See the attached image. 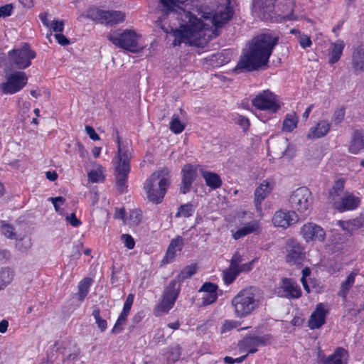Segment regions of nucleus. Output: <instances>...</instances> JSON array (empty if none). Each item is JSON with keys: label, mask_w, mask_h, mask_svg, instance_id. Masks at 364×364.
Segmentation results:
<instances>
[{"label": "nucleus", "mask_w": 364, "mask_h": 364, "mask_svg": "<svg viewBox=\"0 0 364 364\" xmlns=\"http://www.w3.org/2000/svg\"><path fill=\"white\" fill-rule=\"evenodd\" d=\"M161 3L166 12L178 20V27L171 29L175 46L181 43L205 46L218 35V29L232 16L229 0H218L200 6L193 0H161Z\"/></svg>", "instance_id": "obj_1"}, {"label": "nucleus", "mask_w": 364, "mask_h": 364, "mask_svg": "<svg viewBox=\"0 0 364 364\" xmlns=\"http://www.w3.org/2000/svg\"><path fill=\"white\" fill-rule=\"evenodd\" d=\"M278 40V36L271 33L254 38L244 50L235 70L253 71L266 66Z\"/></svg>", "instance_id": "obj_2"}, {"label": "nucleus", "mask_w": 364, "mask_h": 364, "mask_svg": "<svg viewBox=\"0 0 364 364\" xmlns=\"http://www.w3.org/2000/svg\"><path fill=\"white\" fill-rule=\"evenodd\" d=\"M259 290L250 287L240 290L232 299L231 306L237 318H242L252 314L262 304Z\"/></svg>", "instance_id": "obj_3"}, {"label": "nucleus", "mask_w": 364, "mask_h": 364, "mask_svg": "<svg viewBox=\"0 0 364 364\" xmlns=\"http://www.w3.org/2000/svg\"><path fill=\"white\" fill-rule=\"evenodd\" d=\"M251 102L256 109V117L263 122L272 119L281 109V102L277 96L269 90L257 93Z\"/></svg>", "instance_id": "obj_4"}, {"label": "nucleus", "mask_w": 364, "mask_h": 364, "mask_svg": "<svg viewBox=\"0 0 364 364\" xmlns=\"http://www.w3.org/2000/svg\"><path fill=\"white\" fill-rule=\"evenodd\" d=\"M169 186V171L163 168L153 173L144 183V190L148 199L154 203L162 201Z\"/></svg>", "instance_id": "obj_5"}, {"label": "nucleus", "mask_w": 364, "mask_h": 364, "mask_svg": "<svg viewBox=\"0 0 364 364\" xmlns=\"http://www.w3.org/2000/svg\"><path fill=\"white\" fill-rule=\"evenodd\" d=\"M118 151L114 161L116 187L119 192L124 193L127 188L128 174L130 171L132 153L127 147L122 146L117 137Z\"/></svg>", "instance_id": "obj_6"}, {"label": "nucleus", "mask_w": 364, "mask_h": 364, "mask_svg": "<svg viewBox=\"0 0 364 364\" xmlns=\"http://www.w3.org/2000/svg\"><path fill=\"white\" fill-rule=\"evenodd\" d=\"M107 38L115 46L131 53H138L144 49L140 44L141 36L134 30H117L109 33Z\"/></svg>", "instance_id": "obj_7"}, {"label": "nucleus", "mask_w": 364, "mask_h": 364, "mask_svg": "<svg viewBox=\"0 0 364 364\" xmlns=\"http://www.w3.org/2000/svg\"><path fill=\"white\" fill-rule=\"evenodd\" d=\"M36 56V52L25 43L21 47L14 48L8 53V62L14 68L24 70L31 65V60Z\"/></svg>", "instance_id": "obj_8"}, {"label": "nucleus", "mask_w": 364, "mask_h": 364, "mask_svg": "<svg viewBox=\"0 0 364 364\" xmlns=\"http://www.w3.org/2000/svg\"><path fill=\"white\" fill-rule=\"evenodd\" d=\"M181 290V284L176 280L169 282L165 288L161 301L155 309L156 315L168 313L174 306Z\"/></svg>", "instance_id": "obj_9"}, {"label": "nucleus", "mask_w": 364, "mask_h": 364, "mask_svg": "<svg viewBox=\"0 0 364 364\" xmlns=\"http://www.w3.org/2000/svg\"><path fill=\"white\" fill-rule=\"evenodd\" d=\"M81 17H86L92 20L100 21L102 23L114 25L123 22L125 19V14L119 11H104L97 8H90Z\"/></svg>", "instance_id": "obj_10"}, {"label": "nucleus", "mask_w": 364, "mask_h": 364, "mask_svg": "<svg viewBox=\"0 0 364 364\" xmlns=\"http://www.w3.org/2000/svg\"><path fill=\"white\" fill-rule=\"evenodd\" d=\"M26 73L15 70L6 75V81L0 84L1 91L6 95H14L21 91L27 84Z\"/></svg>", "instance_id": "obj_11"}, {"label": "nucleus", "mask_w": 364, "mask_h": 364, "mask_svg": "<svg viewBox=\"0 0 364 364\" xmlns=\"http://www.w3.org/2000/svg\"><path fill=\"white\" fill-rule=\"evenodd\" d=\"M312 203L311 193L306 187L298 188L289 198L291 207L300 213L306 214Z\"/></svg>", "instance_id": "obj_12"}, {"label": "nucleus", "mask_w": 364, "mask_h": 364, "mask_svg": "<svg viewBox=\"0 0 364 364\" xmlns=\"http://www.w3.org/2000/svg\"><path fill=\"white\" fill-rule=\"evenodd\" d=\"M360 203V198L350 192H345L330 202L333 208L340 213L353 210L359 206Z\"/></svg>", "instance_id": "obj_13"}, {"label": "nucleus", "mask_w": 364, "mask_h": 364, "mask_svg": "<svg viewBox=\"0 0 364 364\" xmlns=\"http://www.w3.org/2000/svg\"><path fill=\"white\" fill-rule=\"evenodd\" d=\"M285 251L287 263L299 264L305 259L304 249L296 240L290 239L287 241Z\"/></svg>", "instance_id": "obj_14"}, {"label": "nucleus", "mask_w": 364, "mask_h": 364, "mask_svg": "<svg viewBox=\"0 0 364 364\" xmlns=\"http://www.w3.org/2000/svg\"><path fill=\"white\" fill-rule=\"evenodd\" d=\"M300 235L306 242H323L326 238L325 230L321 226L313 223L304 224L301 228Z\"/></svg>", "instance_id": "obj_15"}, {"label": "nucleus", "mask_w": 364, "mask_h": 364, "mask_svg": "<svg viewBox=\"0 0 364 364\" xmlns=\"http://www.w3.org/2000/svg\"><path fill=\"white\" fill-rule=\"evenodd\" d=\"M276 294L279 297L298 299L301 295L299 286L291 279H283L280 285L275 289Z\"/></svg>", "instance_id": "obj_16"}, {"label": "nucleus", "mask_w": 364, "mask_h": 364, "mask_svg": "<svg viewBox=\"0 0 364 364\" xmlns=\"http://www.w3.org/2000/svg\"><path fill=\"white\" fill-rule=\"evenodd\" d=\"M269 341V336H249L241 340L238 343L240 352L254 353L257 351L260 346L266 345Z\"/></svg>", "instance_id": "obj_17"}, {"label": "nucleus", "mask_w": 364, "mask_h": 364, "mask_svg": "<svg viewBox=\"0 0 364 364\" xmlns=\"http://www.w3.org/2000/svg\"><path fill=\"white\" fill-rule=\"evenodd\" d=\"M274 226L287 229L299 220V217L294 210H279L274 214L272 219Z\"/></svg>", "instance_id": "obj_18"}, {"label": "nucleus", "mask_w": 364, "mask_h": 364, "mask_svg": "<svg viewBox=\"0 0 364 364\" xmlns=\"http://www.w3.org/2000/svg\"><path fill=\"white\" fill-rule=\"evenodd\" d=\"M274 186L273 180L267 178L262 181L254 193V203L257 211H262V202L269 195Z\"/></svg>", "instance_id": "obj_19"}, {"label": "nucleus", "mask_w": 364, "mask_h": 364, "mask_svg": "<svg viewBox=\"0 0 364 364\" xmlns=\"http://www.w3.org/2000/svg\"><path fill=\"white\" fill-rule=\"evenodd\" d=\"M262 231V225L259 220H252L242 224L236 230H232V237L234 240H240L248 235H259Z\"/></svg>", "instance_id": "obj_20"}, {"label": "nucleus", "mask_w": 364, "mask_h": 364, "mask_svg": "<svg viewBox=\"0 0 364 364\" xmlns=\"http://www.w3.org/2000/svg\"><path fill=\"white\" fill-rule=\"evenodd\" d=\"M262 231V225L259 220H252L242 224L236 230H232V237L234 240H240L248 235H259Z\"/></svg>", "instance_id": "obj_21"}, {"label": "nucleus", "mask_w": 364, "mask_h": 364, "mask_svg": "<svg viewBox=\"0 0 364 364\" xmlns=\"http://www.w3.org/2000/svg\"><path fill=\"white\" fill-rule=\"evenodd\" d=\"M328 312V309L327 304L323 303L318 304L315 310L310 316L309 327L311 329L319 328L324 324Z\"/></svg>", "instance_id": "obj_22"}, {"label": "nucleus", "mask_w": 364, "mask_h": 364, "mask_svg": "<svg viewBox=\"0 0 364 364\" xmlns=\"http://www.w3.org/2000/svg\"><path fill=\"white\" fill-rule=\"evenodd\" d=\"M348 358V350L343 348H337L328 358L319 354L318 363L320 364H347Z\"/></svg>", "instance_id": "obj_23"}, {"label": "nucleus", "mask_w": 364, "mask_h": 364, "mask_svg": "<svg viewBox=\"0 0 364 364\" xmlns=\"http://www.w3.org/2000/svg\"><path fill=\"white\" fill-rule=\"evenodd\" d=\"M197 166L191 164H186L182 168V183L181 192L183 194L188 193L196 177Z\"/></svg>", "instance_id": "obj_24"}, {"label": "nucleus", "mask_w": 364, "mask_h": 364, "mask_svg": "<svg viewBox=\"0 0 364 364\" xmlns=\"http://www.w3.org/2000/svg\"><path fill=\"white\" fill-rule=\"evenodd\" d=\"M218 287L210 282L203 284L199 291L203 294L202 303L203 305H209L214 303L218 298Z\"/></svg>", "instance_id": "obj_25"}, {"label": "nucleus", "mask_w": 364, "mask_h": 364, "mask_svg": "<svg viewBox=\"0 0 364 364\" xmlns=\"http://www.w3.org/2000/svg\"><path fill=\"white\" fill-rule=\"evenodd\" d=\"M182 246L183 238L181 237L178 236L176 238L173 239L168 245V247L162 260V262L164 264H168L171 262L174 259L176 253L181 250Z\"/></svg>", "instance_id": "obj_26"}, {"label": "nucleus", "mask_w": 364, "mask_h": 364, "mask_svg": "<svg viewBox=\"0 0 364 364\" xmlns=\"http://www.w3.org/2000/svg\"><path fill=\"white\" fill-rule=\"evenodd\" d=\"M345 46L344 41L341 39H338L331 43L328 54L330 64H334L339 60Z\"/></svg>", "instance_id": "obj_27"}, {"label": "nucleus", "mask_w": 364, "mask_h": 364, "mask_svg": "<svg viewBox=\"0 0 364 364\" xmlns=\"http://www.w3.org/2000/svg\"><path fill=\"white\" fill-rule=\"evenodd\" d=\"M331 128V124L327 120H321L314 127H311L307 137L309 139H318L327 134Z\"/></svg>", "instance_id": "obj_28"}, {"label": "nucleus", "mask_w": 364, "mask_h": 364, "mask_svg": "<svg viewBox=\"0 0 364 364\" xmlns=\"http://www.w3.org/2000/svg\"><path fill=\"white\" fill-rule=\"evenodd\" d=\"M353 68L356 73L364 72V46H359L353 53Z\"/></svg>", "instance_id": "obj_29"}, {"label": "nucleus", "mask_w": 364, "mask_h": 364, "mask_svg": "<svg viewBox=\"0 0 364 364\" xmlns=\"http://www.w3.org/2000/svg\"><path fill=\"white\" fill-rule=\"evenodd\" d=\"M357 272H351L345 281H343L340 287V290L338 293L339 296H341L343 299H346L347 295L349 292V290L353 286L355 280V277L357 276Z\"/></svg>", "instance_id": "obj_30"}, {"label": "nucleus", "mask_w": 364, "mask_h": 364, "mask_svg": "<svg viewBox=\"0 0 364 364\" xmlns=\"http://www.w3.org/2000/svg\"><path fill=\"white\" fill-rule=\"evenodd\" d=\"M201 174L205 181L206 185L211 188L216 189L221 186V178L217 173L210 171H203Z\"/></svg>", "instance_id": "obj_31"}, {"label": "nucleus", "mask_w": 364, "mask_h": 364, "mask_svg": "<svg viewBox=\"0 0 364 364\" xmlns=\"http://www.w3.org/2000/svg\"><path fill=\"white\" fill-rule=\"evenodd\" d=\"M105 168L97 164L87 173L88 180L91 183H100L102 182L105 179Z\"/></svg>", "instance_id": "obj_32"}, {"label": "nucleus", "mask_w": 364, "mask_h": 364, "mask_svg": "<svg viewBox=\"0 0 364 364\" xmlns=\"http://www.w3.org/2000/svg\"><path fill=\"white\" fill-rule=\"evenodd\" d=\"M345 183V179L342 178L337 179L334 182V184L329 191V202L335 200L343 194V191L344 189Z\"/></svg>", "instance_id": "obj_33"}, {"label": "nucleus", "mask_w": 364, "mask_h": 364, "mask_svg": "<svg viewBox=\"0 0 364 364\" xmlns=\"http://www.w3.org/2000/svg\"><path fill=\"white\" fill-rule=\"evenodd\" d=\"M298 122V117L295 113L287 114L283 122V131L286 132H292L294 129L296 128Z\"/></svg>", "instance_id": "obj_34"}, {"label": "nucleus", "mask_w": 364, "mask_h": 364, "mask_svg": "<svg viewBox=\"0 0 364 364\" xmlns=\"http://www.w3.org/2000/svg\"><path fill=\"white\" fill-rule=\"evenodd\" d=\"M141 212L139 210H133L129 212L124 219V224L130 227L137 226L141 220Z\"/></svg>", "instance_id": "obj_35"}, {"label": "nucleus", "mask_w": 364, "mask_h": 364, "mask_svg": "<svg viewBox=\"0 0 364 364\" xmlns=\"http://www.w3.org/2000/svg\"><path fill=\"white\" fill-rule=\"evenodd\" d=\"M91 283L92 280L89 278H84L79 283L77 296L80 301H82L88 294Z\"/></svg>", "instance_id": "obj_36"}, {"label": "nucleus", "mask_w": 364, "mask_h": 364, "mask_svg": "<svg viewBox=\"0 0 364 364\" xmlns=\"http://www.w3.org/2000/svg\"><path fill=\"white\" fill-rule=\"evenodd\" d=\"M364 147V139L362 136L355 135L350 142L349 151L352 154H358Z\"/></svg>", "instance_id": "obj_37"}, {"label": "nucleus", "mask_w": 364, "mask_h": 364, "mask_svg": "<svg viewBox=\"0 0 364 364\" xmlns=\"http://www.w3.org/2000/svg\"><path fill=\"white\" fill-rule=\"evenodd\" d=\"M14 279V272L9 269H3L0 272V287L1 290L9 285Z\"/></svg>", "instance_id": "obj_38"}, {"label": "nucleus", "mask_w": 364, "mask_h": 364, "mask_svg": "<svg viewBox=\"0 0 364 364\" xmlns=\"http://www.w3.org/2000/svg\"><path fill=\"white\" fill-rule=\"evenodd\" d=\"M170 129L174 134H180L185 129V124L179 119L178 116L173 114L169 124Z\"/></svg>", "instance_id": "obj_39"}, {"label": "nucleus", "mask_w": 364, "mask_h": 364, "mask_svg": "<svg viewBox=\"0 0 364 364\" xmlns=\"http://www.w3.org/2000/svg\"><path fill=\"white\" fill-rule=\"evenodd\" d=\"M238 274L239 271L237 269H236V267L230 266L227 270L223 272L224 282L227 285L232 284L235 280Z\"/></svg>", "instance_id": "obj_40"}, {"label": "nucleus", "mask_w": 364, "mask_h": 364, "mask_svg": "<svg viewBox=\"0 0 364 364\" xmlns=\"http://www.w3.org/2000/svg\"><path fill=\"white\" fill-rule=\"evenodd\" d=\"M194 211L195 206L193 204L187 203L180 206L176 216L188 218L193 214Z\"/></svg>", "instance_id": "obj_41"}, {"label": "nucleus", "mask_w": 364, "mask_h": 364, "mask_svg": "<svg viewBox=\"0 0 364 364\" xmlns=\"http://www.w3.org/2000/svg\"><path fill=\"white\" fill-rule=\"evenodd\" d=\"M48 201H50L55 211L60 215H63L65 213V210L61 208V206L65 203V199L63 197H50L48 199Z\"/></svg>", "instance_id": "obj_42"}, {"label": "nucleus", "mask_w": 364, "mask_h": 364, "mask_svg": "<svg viewBox=\"0 0 364 364\" xmlns=\"http://www.w3.org/2000/svg\"><path fill=\"white\" fill-rule=\"evenodd\" d=\"M128 315H129L128 313L124 312L122 311L113 328L112 329V333H118L122 331V326H123V325H124Z\"/></svg>", "instance_id": "obj_43"}, {"label": "nucleus", "mask_w": 364, "mask_h": 364, "mask_svg": "<svg viewBox=\"0 0 364 364\" xmlns=\"http://www.w3.org/2000/svg\"><path fill=\"white\" fill-rule=\"evenodd\" d=\"M196 266L195 264H191L186 267L178 275V282L180 283L181 281H183L191 277L193 274L196 273Z\"/></svg>", "instance_id": "obj_44"}, {"label": "nucleus", "mask_w": 364, "mask_h": 364, "mask_svg": "<svg viewBox=\"0 0 364 364\" xmlns=\"http://www.w3.org/2000/svg\"><path fill=\"white\" fill-rule=\"evenodd\" d=\"M16 246L21 252H26L32 246L31 239L29 237H23L16 242Z\"/></svg>", "instance_id": "obj_45"}, {"label": "nucleus", "mask_w": 364, "mask_h": 364, "mask_svg": "<svg viewBox=\"0 0 364 364\" xmlns=\"http://www.w3.org/2000/svg\"><path fill=\"white\" fill-rule=\"evenodd\" d=\"M300 46L303 49L310 48L312 46V41L309 35L301 33L296 38Z\"/></svg>", "instance_id": "obj_46"}, {"label": "nucleus", "mask_w": 364, "mask_h": 364, "mask_svg": "<svg viewBox=\"0 0 364 364\" xmlns=\"http://www.w3.org/2000/svg\"><path fill=\"white\" fill-rule=\"evenodd\" d=\"M240 323L235 320H226L223 323L220 328V333H225L228 331H231L233 328H237L239 326Z\"/></svg>", "instance_id": "obj_47"}, {"label": "nucleus", "mask_w": 364, "mask_h": 364, "mask_svg": "<svg viewBox=\"0 0 364 364\" xmlns=\"http://www.w3.org/2000/svg\"><path fill=\"white\" fill-rule=\"evenodd\" d=\"M311 274V270L309 268L306 267L302 269V277L301 279V284L304 287V289L307 293L311 291L310 287H309L306 281V277H309Z\"/></svg>", "instance_id": "obj_48"}, {"label": "nucleus", "mask_w": 364, "mask_h": 364, "mask_svg": "<svg viewBox=\"0 0 364 364\" xmlns=\"http://www.w3.org/2000/svg\"><path fill=\"white\" fill-rule=\"evenodd\" d=\"M50 29L53 30L55 32H62L64 28V23L60 20H53L50 21V24L48 27Z\"/></svg>", "instance_id": "obj_49"}, {"label": "nucleus", "mask_w": 364, "mask_h": 364, "mask_svg": "<svg viewBox=\"0 0 364 364\" xmlns=\"http://www.w3.org/2000/svg\"><path fill=\"white\" fill-rule=\"evenodd\" d=\"M1 231L3 235L9 238H13L14 235V228L9 225L1 223L0 226Z\"/></svg>", "instance_id": "obj_50"}, {"label": "nucleus", "mask_w": 364, "mask_h": 364, "mask_svg": "<svg viewBox=\"0 0 364 364\" xmlns=\"http://www.w3.org/2000/svg\"><path fill=\"white\" fill-rule=\"evenodd\" d=\"M122 240H123L125 247L128 249L132 250L134 247L135 242L130 235L123 234L122 235Z\"/></svg>", "instance_id": "obj_51"}, {"label": "nucleus", "mask_w": 364, "mask_h": 364, "mask_svg": "<svg viewBox=\"0 0 364 364\" xmlns=\"http://www.w3.org/2000/svg\"><path fill=\"white\" fill-rule=\"evenodd\" d=\"M13 6L11 4H6L0 7V18H6L11 15Z\"/></svg>", "instance_id": "obj_52"}, {"label": "nucleus", "mask_w": 364, "mask_h": 364, "mask_svg": "<svg viewBox=\"0 0 364 364\" xmlns=\"http://www.w3.org/2000/svg\"><path fill=\"white\" fill-rule=\"evenodd\" d=\"M257 259H254L252 261L240 264V267H237V270L239 271V274L242 272H249L253 268L254 263L256 262Z\"/></svg>", "instance_id": "obj_53"}, {"label": "nucleus", "mask_w": 364, "mask_h": 364, "mask_svg": "<svg viewBox=\"0 0 364 364\" xmlns=\"http://www.w3.org/2000/svg\"><path fill=\"white\" fill-rule=\"evenodd\" d=\"M66 220L73 226L78 227L81 225V222L78 220L75 213H72L70 215L66 216Z\"/></svg>", "instance_id": "obj_54"}, {"label": "nucleus", "mask_w": 364, "mask_h": 364, "mask_svg": "<svg viewBox=\"0 0 364 364\" xmlns=\"http://www.w3.org/2000/svg\"><path fill=\"white\" fill-rule=\"evenodd\" d=\"M242 261H243L242 257L240 254L235 253L231 259L230 266L236 267V269H237V267H240V263Z\"/></svg>", "instance_id": "obj_55"}, {"label": "nucleus", "mask_w": 364, "mask_h": 364, "mask_svg": "<svg viewBox=\"0 0 364 364\" xmlns=\"http://www.w3.org/2000/svg\"><path fill=\"white\" fill-rule=\"evenodd\" d=\"M85 131L91 139L95 140V141L100 139V136L95 132L93 127H92L91 126H89V125L85 126Z\"/></svg>", "instance_id": "obj_56"}, {"label": "nucleus", "mask_w": 364, "mask_h": 364, "mask_svg": "<svg viewBox=\"0 0 364 364\" xmlns=\"http://www.w3.org/2000/svg\"><path fill=\"white\" fill-rule=\"evenodd\" d=\"M55 38L58 41V43L62 46H66L69 44L68 39L61 33H56L55 35Z\"/></svg>", "instance_id": "obj_57"}, {"label": "nucleus", "mask_w": 364, "mask_h": 364, "mask_svg": "<svg viewBox=\"0 0 364 364\" xmlns=\"http://www.w3.org/2000/svg\"><path fill=\"white\" fill-rule=\"evenodd\" d=\"M345 111L343 109H340L335 112L334 120L336 123H340L344 118Z\"/></svg>", "instance_id": "obj_58"}, {"label": "nucleus", "mask_w": 364, "mask_h": 364, "mask_svg": "<svg viewBox=\"0 0 364 364\" xmlns=\"http://www.w3.org/2000/svg\"><path fill=\"white\" fill-rule=\"evenodd\" d=\"M96 323L98 326V328L100 329L101 331H105L107 327V323L106 320L103 319L102 317L95 320Z\"/></svg>", "instance_id": "obj_59"}, {"label": "nucleus", "mask_w": 364, "mask_h": 364, "mask_svg": "<svg viewBox=\"0 0 364 364\" xmlns=\"http://www.w3.org/2000/svg\"><path fill=\"white\" fill-rule=\"evenodd\" d=\"M127 215H125V211L124 208H118L116 209L114 218L117 219H121L124 223V219Z\"/></svg>", "instance_id": "obj_60"}, {"label": "nucleus", "mask_w": 364, "mask_h": 364, "mask_svg": "<svg viewBox=\"0 0 364 364\" xmlns=\"http://www.w3.org/2000/svg\"><path fill=\"white\" fill-rule=\"evenodd\" d=\"M39 18L42 22V23L46 26L48 27L50 24V21L48 20V14L47 13H41L39 15Z\"/></svg>", "instance_id": "obj_61"}, {"label": "nucleus", "mask_w": 364, "mask_h": 364, "mask_svg": "<svg viewBox=\"0 0 364 364\" xmlns=\"http://www.w3.org/2000/svg\"><path fill=\"white\" fill-rule=\"evenodd\" d=\"M9 326V321L6 319H3L0 321V333H5Z\"/></svg>", "instance_id": "obj_62"}, {"label": "nucleus", "mask_w": 364, "mask_h": 364, "mask_svg": "<svg viewBox=\"0 0 364 364\" xmlns=\"http://www.w3.org/2000/svg\"><path fill=\"white\" fill-rule=\"evenodd\" d=\"M77 151L79 153L80 156L82 159H85L87 154V152L85 149V146L80 143L77 144Z\"/></svg>", "instance_id": "obj_63"}, {"label": "nucleus", "mask_w": 364, "mask_h": 364, "mask_svg": "<svg viewBox=\"0 0 364 364\" xmlns=\"http://www.w3.org/2000/svg\"><path fill=\"white\" fill-rule=\"evenodd\" d=\"M238 123L242 127L243 129H247L250 126V122L248 119L244 117H239Z\"/></svg>", "instance_id": "obj_64"}]
</instances>
